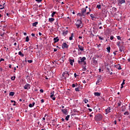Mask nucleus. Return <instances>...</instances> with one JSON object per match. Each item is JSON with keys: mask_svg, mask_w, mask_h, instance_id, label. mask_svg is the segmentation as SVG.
I'll use <instances>...</instances> for the list:
<instances>
[{"mask_svg": "<svg viewBox=\"0 0 130 130\" xmlns=\"http://www.w3.org/2000/svg\"><path fill=\"white\" fill-rule=\"evenodd\" d=\"M36 2H37L40 3V2H41L43 0H36Z\"/></svg>", "mask_w": 130, "mask_h": 130, "instance_id": "obj_45", "label": "nucleus"}, {"mask_svg": "<svg viewBox=\"0 0 130 130\" xmlns=\"http://www.w3.org/2000/svg\"><path fill=\"white\" fill-rule=\"evenodd\" d=\"M56 13V12H53V13L51 14V17H54V15Z\"/></svg>", "mask_w": 130, "mask_h": 130, "instance_id": "obj_28", "label": "nucleus"}, {"mask_svg": "<svg viewBox=\"0 0 130 130\" xmlns=\"http://www.w3.org/2000/svg\"><path fill=\"white\" fill-rule=\"evenodd\" d=\"M90 36L92 37V38H93L94 37V35H93L92 33L90 34Z\"/></svg>", "mask_w": 130, "mask_h": 130, "instance_id": "obj_46", "label": "nucleus"}, {"mask_svg": "<svg viewBox=\"0 0 130 130\" xmlns=\"http://www.w3.org/2000/svg\"><path fill=\"white\" fill-rule=\"evenodd\" d=\"M35 103L34 102V103H32V104H30L29 105V107H30V108L34 107V106H35Z\"/></svg>", "mask_w": 130, "mask_h": 130, "instance_id": "obj_18", "label": "nucleus"}, {"mask_svg": "<svg viewBox=\"0 0 130 130\" xmlns=\"http://www.w3.org/2000/svg\"><path fill=\"white\" fill-rule=\"evenodd\" d=\"M114 124H115V125H116V124H117V121H116V120H115V121H114Z\"/></svg>", "mask_w": 130, "mask_h": 130, "instance_id": "obj_59", "label": "nucleus"}, {"mask_svg": "<svg viewBox=\"0 0 130 130\" xmlns=\"http://www.w3.org/2000/svg\"><path fill=\"white\" fill-rule=\"evenodd\" d=\"M69 46L66 43H63L62 44V49H64L65 48L67 49L68 48Z\"/></svg>", "mask_w": 130, "mask_h": 130, "instance_id": "obj_6", "label": "nucleus"}, {"mask_svg": "<svg viewBox=\"0 0 130 130\" xmlns=\"http://www.w3.org/2000/svg\"><path fill=\"white\" fill-rule=\"evenodd\" d=\"M14 94H15V93L14 92H10L9 95L10 96H13L14 95Z\"/></svg>", "mask_w": 130, "mask_h": 130, "instance_id": "obj_29", "label": "nucleus"}, {"mask_svg": "<svg viewBox=\"0 0 130 130\" xmlns=\"http://www.w3.org/2000/svg\"><path fill=\"white\" fill-rule=\"evenodd\" d=\"M117 52V51H115L113 52L114 55H116V53Z\"/></svg>", "mask_w": 130, "mask_h": 130, "instance_id": "obj_53", "label": "nucleus"}, {"mask_svg": "<svg viewBox=\"0 0 130 130\" xmlns=\"http://www.w3.org/2000/svg\"><path fill=\"white\" fill-rule=\"evenodd\" d=\"M41 102H42V103H44V100L43 99L41 100Z\"/></svg>", "mask_w": 130, "mask_h": 130, "instance_id": "obj_51", "label": "nucleus"}, {"mask_svg": "<svg viewBox=\"0 0 130 130\" xmlns=\"http://www.w3.org/2000/svg\"><path fill=\"white\" fill-rule=\"evenodd\" d=\"M81 24H82V20L80 19L77 20V21L75 23L76 27L77 28H82Z\"/></svg>", "mask_w": 130, "mask_h": 130, "instance_id": "obj_4", "label": "nucleus"}, {"mask_svg": "<svg viewBox=\"0 0 130 130\" xmlns=\"http://www.w3.org/2000/svg\"><path fill=\"white\" fill-rule=\"evenodd\" d=\"M86 9H85V8H83L81 10V14L82 16H84V13H86Z\"/></svg>", "mask_w": 130, "mask_h": 130, "instance_id": "obj_13", "label": "nucleus"}, {"mask_svg": "<svg viewBox=\"0 0 130 130\" xmlns=\"http://www.w3.org/2000/svg\"><path fill=\"white\" fill-rule=\"evenodd\" d=\"M117 39L118 40H121V37L120 36H117Z\"/></svg>", "mask_w": 130, "mask_h": 130, "instance_id": "obj_36", "label": "nucleus"}, {"mask_svg": "<svg viewBox=\"0 0 130 130\" xmlns=\"http://www.w3.org/2000/svg\"><path fill=\"white\" fill-rule=\"evenodd\" d=\"M73 40V38L72 37H70V38H69V40H70V41H72Z\"/></svg>", "mask_w": 130, "mask_h": 130, "instance_id": "obj_43", "label": "nucleus"}, {"mask_svg": "<svg viewBox=\"0 0 130 130\" xmlns=\"http://www.w3.org/2000/svg\"><path fill=\"white\" fill-rule=\"evenodd\" d=\"M53 96H54V94H51L50 96L51 98H52Z\"/></svg>", "mask_w": 130, "mask_h": 130, "instance_id": "obj_58", "label": "nucleus"}, {"mask_svg": "<svg viewBox=\"0 0 130 130\" xmlns=\"http://www.w3.org/2000/svg\"><path fill=\"white\" fill-rule=\"evenodd\" d=\"M107 50L108 52L109 53H110V50H111V47H110V46H108V47L107 48Z\"/></svg>", "mask_w": 130, "mask_h": 130, "instance_id": "obj_26", "label": "nucleus"}, {"mask_svg": "<svg viewBox=\"0 0 130 130\" xmlns=\"http://www.w3.org/2000/svg\"><path fill=\"white\" fill-rule=\"evenodd\" d=\"M97 37H99L100 40H101V41H104V38L103 37L99 36V35H98Z\"/></svg>", "mask_w": 130, "mask_h": 130, "instance_id": "obj_20", "label": "nucleus"}, {"mask_svg": "<svg viewBox=\"0 0 130 130\" xmlns=\"http://www.w3.org/2000/svg\"><path fill=\"white\" fill-rule=\"evenodd\" d=\"M86 66H84V67H83V70H84V71H86Z\"/></svg>", "mask_w": 130, "mask_h": 130, "instance_id": "obj_57", "label": "nucleus"}, {"mask_svg": "<svg viewBox=\"0 0 130 130\" xmlns=\"http://www.w3.org/2000/svg\"><path fill=\"white\" fill-rule=\"evenodd\" d=\"M103 116L101 114H98L95 116L94 120L96 121H100L102 120Z\"/></svg>", "mask_w": 130, "mask_h": 130, "instance_id": "obj_2", "label": "nucleus"}, {"mask_svg": "<svg viewBox=\"0 0 130 130\" xmlns=\"http://www.w3.org/2000/svg\"><path fill=\"white\" fill-rule=\"evenodd\" d=\"M70 117V115H67L65 118L66 120L69 121Z\"/></svg>", "mask_w": 130, "mask_h": 130, "instance_id": "obj_24", "label": "nucleus"}, {"mask_svg": "<svg viewBox=\"0 0 130 130\" xmlns=\"http://www.w3.org/2000/svg\"><path fill=\"white\" fill-rule=\"evenodd\" d=\"M79 76V75H77V74H76V73H75L74 74V77L75 78H77V77H78Z\"/></svg>", "mask_w": 130, "mask_h": 130, "instance_id": "obj_41", "label": "nucleus"}, {"mask_svg": "<svg viewBox=\"0 0 130 130\" xmlns=\"http://www.w3.org/2000/svg\"><path fill=\"white\" fill-rule=\"evenodd\" d=\"M121 102H119L118 103V106H121Z\"/></svg>", "mask_w": 130, "mask_h": 130, "instance_id": "obj_42", "label": "nucleus"}, {"mask_svg": "<svg viewBox=\"0 0 130 130\" xmlns=\"http://www.w3.org/2000/svg\"><path fill=\"white\" fill-rule=\"evenodd\" d=\"M123 85H121V89H122L123 88Z\"/></svg>", "mask_w": 130, "mask_h": 130, "instance_id": "obj_62", "label": "nucleus"}, {"mask_svg": "<svg viewBox=\"0 0 130 130\" xmlns=\"http://www.w3.org/2000/svg\"><path fill=\"white\" fill-rule=\"evenodd\" d=\"M126 2L125 0H118V5L121 6L123 4H125Z\"/></svg>", "mask_w": 130, "mask_h": 130, "instance_id": "obj_5", "label": "nucleus"}, {"mask_svg": "<svg viewBox=\"0 0 130 130\" xmlns=\"http://www.w3.org/2000/svg\"><path fill=\"white\" fill-rule=\"evenodd\" d=\"M124 84H125V80H123V82L122 83V84H121V85H123Z\"/></svg>", "mask_w": 130, "mask_h": 130, "instance_id": "obj_44", "label": "nucleus"}, {"mask_svg": "<svg viewBox=\"0 0 130 130\" xmlns=\"http://www.w3.org/2000/svg\"><path fill=\"white\" fill-rule=\"evenodd\" d=\"M16 77L15 76H14L13 77H11V79L12 80V81H14L15 80V79Z\"/></svg>", "mask_w": 130, "mask_h": 130, "instance_id": "obj_34", "label": "nucleus"}, {"mask_svg": "<svg viewBox=\"0 0 130 130\" xmlns=\"http://www.w3.org/2000/svg\"><path fill=\"white\" fill-rule=\"evenodd\" d=\"M76 91H80V89L79 88H75Z\"/></svg>", "mask_w": 130, "mask_h": 130, "instance_id": "obj_35", "label": "nucleus"}, {"mask_svg": "<svg viewBox=\"0 0 130 130\" xmlns=\"http://www.w3.org/2000/svg\"><path fill=\"white\" fill-rule=\"evenodd\" d=\"M29 50L32 49V47L31 46H29Z\"/></svg>", "mask_w": 130, "mask_h": 130, "instance_id": "obj_60", "label": "nucleus"}, {"mask_svg": "<svg viewBox=\"0 0 130 130\" xmlns=\"http://www.w3.org/2000/svg\"><path fill=\"white\" fill-rule=\"evenodd\" d=\"M110 39H111V41L113 40V39H114V36H111L110 37Z\"/></svg>", "mask_w": 130, "mask_h": 130, "instance_id": "obj_40", "label": "nucleus"}, {"mask_svg": "<svg viewBox=\"0 0 130 130\" xmlns=\"http://www.w3.org/2000/svg\"><path fill=\"white\" fill-rule=\"evenodd\" d=\"M71 37H72V38H74V33H72V34H71Z\"/></svg>", "mask_w": 130, "mask_h": 130, "instance_id": "obj_47", "label": "nucleus"}, {"mask_svg": "<svg viewBox=\"0 0 130 130\" xmlns=\"http://www.w3.org/2000/svg\"><path fill=\"white\" fill-rule=\"evenodd\" d=\"M83 83H84V84H86V81L83 80Z\"/></svg>", "mask_w": 130, "mask_h": 130, "instance_id": "obj_64", "label": "nucleus"}, {"mask_svg": "<svg viewBox=\"0 0 130 130\" xmlns=\"http://www.w3.org/2000/svg\"><path fill=\"white\" fill-rule=\"evenodd\" d=\"M5 5H6V4L4 3V4L2 5L3 7L0 8V9H1V10L4 9V8H5V7H6Z\"/></svg>", "mask_w": 130, "mask_h": 130, "instance_id": "obj_27", "label": "nucleus"}, {"mask_svg": "<svg viewBox=\"0 0 130 130\" xmlns=\"http://www.w3.org/2000/svg\"><path fill=\"white\" fill-rule=\"evenodd\" d=\"M40 92L43 93L44 92V90L43 89H40Z\"/></svg>", "mask_w": 130, "mask_h": 130, "instance_id": "obj_49", "label": "nucleus"}, {"mask_svg": "<svg viewBox=\"0 0 130 130\" xmlns=\"http://www.w3.org/2000/svg\"><path fill=\"white\" fill-rule=\"evenodd\" d=\"M1 61H5V59L3 58H1V59H0V63H1Z\"/></svg>", "mask_w": 130, "mask_h": 130, "instance_id": "obj_37", "label": "nucleus"}, {"mask_svg": "<svg viewBox=\"0 0 130 130\" xmlns=\"http://www.w3.org/2000/svg\"><path fill=\"white\" fill-rule=\"evenodd\" d=\"M130 115L128 111H126L124 113V115L129 116Z\"/></svg>", "mask_w": 130, "mask_h": 130, "instance_id": "obj_22", "label": "nucleus"}, {"mask_svg": "<svg viewBox=\"0 0 130 130\" xmlns=\"http://www.w3.org/2000/svg\"><path fill=\"white\" fill-rule=\"evenodd\" d=\"M68 32H69L68 30L65 31L63 32V35L64 36H66L68 34Z\"/></svg>", "mask_w": 130, "mask_h": 130, "instance_id": "obj_25", "label": "nucleus"}, {"mask_svg": "<svg viewBox=\"0 0 130 130\" xmlns=\"http://www.w3.org/2000/svg\"><path fill=\"white\" fill-rule=\"evenodd\" d=\"M90 17L92 20H95L96 18L94 16V15L93 14H90Z\"/></svg>", "mask_w": 130, "mask_h": 130, "instance_id": "obj_16", "label": "nucleus"}, {"mask_svg": "<svg viewBox=\"0 0 130 130\" xmlns=\"http://www.w3.org/2000/svg\"><path fill=\"white\" fill-rule=\"evenodd\" d=\"M86 60V57L83 56V57H79L78 60V62L79 64H82L83 65H86V62L85 61Z\"/></svg>", "mask_w": 130, "mask_h": 130, "instance_id": "obj_1", "label": "nucleus"}, {"mask_svg": "<svg viewBox=\"0 0 130 130\" xmlns=\"http://www.w3.org/2000/svg\"><path fill=\"white\" fill-rule=\"evenodd\" d=\"M61 111L62 112V114L67 115L68 114V110L67 109H62Z\"/></svg>", "mask_w": 130, "mask_h": 130, "instance_id": "obj_7", "label": "nucleus"}, {"mask_svg": "<svg viewBox=\"0 0 130 130\" xmlns=\"http://www.w3.org/2000/svg\"><path fill=\"white\" fill-rule=\"evenodd\" d=\"M119 49L120 52H122V50H123V48H122V47H119Z\"/></svg>", "mask_w": 130, "mask_h": 130, "instance_id": "obj_31", "label": "nucleus"}, {"mask_svg": "<svg viewBox=\"0 0 130 130\" xmlns=\"http://www.w3.org/2000/svg\"><path fill=\"white\" fill-rule=\"evenodd\" d=\"M53 101H54V100H56V98H55V97H52V98H51Z\"/></svg>", "mask_w": 130, "mask_h": 130, "instance_id": "obj_55", "label": "nucleus"}, {"mask_svg": "<svg viewBox=\"0 0 130 130\" xmlns=\"http://www.w3.org/2000/svg\"><path fill=\"white\" fill-rule=\"evenodd\" d=\"M38 24V22H35L32 24L33 27H37V25Z\"/></svg>", "mask_w": 130, "mask_h": 130, "instance_id": "obj_21", "label": "nucleus"}, {"mask_svg": "<svg viewBox=\"0 0 130 130\" xmlns=\"http://www.w3.org/2000/svg\"><path fill=\"white\" fill-rule=\"evenodd\" d=\"M83 102L86 104L88 102V100H86V99H85L83 100Z\"/></svg>", "mask_w": 130, "mask_h": 130, "instance_id": "obj_33", "label": "nucleus"}, {"mask_svg": "<svg viewBox=\"0 0 130 130\" xmlns=\"http://www.w3.org/2000/svg\"><path fill=\"white\" fill-rule=\"evenodd\" d=\"M24 89L28 90L30 88V85L29 84H25L23 87Z\"/></svg>", "mask_w": 130, "mask_h": 130, "instance_id": "obj_8", "label": "nucleus"}, {"mask_svg": "<svg viewBox=\"0 0 130 130\" xmlns=\"http://www.w3.org/2000/svg\"><path fill=\"white\" fill-rule=\"evenodd\" d=\"M29 41V37L27 36L26 38V42H28Z\"/></svg>", "mask_w": 130, "mask_h": 130, "instance_id": "obj_32", "label": "nucleus"}, {"mask_svg": "<svg viewBox=\"0 0 130 130\" xmlns=\"http://www.w3.org/2000/svg\"><path fill=\"white\" fill-rule=\"evenodd\" d=\"M103 81V78L101 75H98L97 77V82L96 83V85H100L102 83Z\"/></svg>", "mask_w": 130, "mask_h": 130, "instance_id": "obj_3", "label": "nucleus"}, {"mask_svg": "<svg viewBox=\"0 0 130 130\" xmlns=\"http://www.w3.org/2000/svg\"><path fill=\"white\" fill-rule=\"evenodd\" d=\"M75 62V60L74 59H70V64L71 66H73V63Z\"/></svg>", "mask_w": 130, "mask_h": 130, "instance_id": "obj_15", "label": "nucleus"}, {"mask_svg": "<svg viewBox=\"0 0 130 130\" xmlns=\"http://www.w3.org/2000/svg\"><path fill=\"white\" fill-rule=\"evenodd\" d=\"M97 8L99 9H100L101 8V6L100 5H98L97 6Z\"/></svg>", "mask_w": 130, "mask_h": 130, "instance_id": "obj_38", "label": "nucleus"}, {"mask_svg": "<svg viewBox=\"0 0 130 130\" xmlns=\"http://www.w3.org/2000/svg\"><path fill=\"white\" fill-rule=\"evenodd\" d=\"M57 51V49H56V48L54 49V50H53L54 52H56Z\"/></svg>", "mask_w": 130, "mask_h": 130, "instance_id": "obj_56", "label": "nucleus"}, {"mask_svg": "<svg viewBox=\"0 0 130 130\" xmlns=\"http://www.w3.org/2000/svg\"><path fill=\"white\" fill-rule=\"evenodd\" d=\"M63 76L66 75L67 77L69 78L70 76V74L68 73V72H63Z\"/></svg>", "mask_w": 130, "mask_h": 130, "instance_id": "obj_14", "label": "nucleus"}, {"mask_svg": "<svg viewBox=\"0 0 130 130\" xmlns=\"http://www.w3.org/2000/svg\"><path fill=\"white\" fill-rule=\"evenodd\" d=\"M53 2L54 3L58 2V0H53Z\"/></svg>", "mask_w": 130, "mask_h": 130, "instance_id": "obj_50", "label": "nucleus"}, {"mask_svg": "<svg viewBox=\"0 0 130 130\" xmlns=\"http://www.w3.org/2000/svg\"><path fill=\"white\" fill-rule=\"evenodd\" d=\"M115 68H116L117 69H118V70H122V68H121V67L120 64H117V65H115Z\"/></svg>", "mask_w": 130, "mask_h": 130, "instance_id": "obj_10", "label": "nucleus"}, {"mask_svg": "<svg viewBox=\"0 0 130 130\" xmlns=\"http://www.w3.org/2000/svg\"><path fill=\"white\" fill-rule=\"evenodd\" d=\"M94 95L97 96H100L101 95V93L99 92H95Z\"/></svg>", "mask_w": 130, "mask_h": 130, "instance_id": "obj_23", "label": "nucleus"}, {"mask_svg": "<svg viewBox=\"0 0 130 130\" xmlns=\"http://www.w3.org/2000/svg\"><path fill=\"white\" fill-rule=\"evenodd\" d=\"M120 42H117V46L118 47H119V48L120 47Z\"/></svg>", "mask_w": 130, "mask_h": 130, "instance_id": "obj_30", "label": "nucleus"}, {"mask_svg": "<svg viewBox=\"0 0 130 130\" xmlns=\"http://www.w3.org/2000/svg\"><path fill=\"white\" fill-rule=\"evenodd\" d=\"M89 111H90V112H91L92 111V109H88Z\"/></svg>", "mask_w": 130, "mask_h": 130, "instance_id": "obj_61", "label": "nucleus"}, {"mask_svg": "<svg viewBox=\"0 0 130 130\" xmlns=\"http://www.w3.org/2000/svg\"><path fill=\"white\" fill-rule=\"evenodd\" d=\"M54 20H55V19L53 18H49V19H48V21H49V22H53Z\"/></svg>", "mask_w": 130, "mask_h": 130, "instance_id": "obj_17", "label": "nucleus"}, {"mask_svg": "<svg viewBox=\"0 0 130 130\" xmlns=\"http://www.w3.org/2000/svg\"><path fill=\"white\" fill-rule=\"evenodd\" d=\"M53 41L54 43H56L59 41V39H58V37H56L53 38Z\"/></svg>", "mask_w": 130, "mask_h": 130, "instance_id": "obj_9", "label": "nucleus"}, {"mask_svg": "<svg viewBox=\"0 0 130 130\" xmlns=\"http://www.w3.org/2000/svg\"><path fill=\"white\" fill-rule=\"evenodd\" d=\"M78 48L81 51H84V47L80 45H78Z\"/></svg>", "mask_w": 130, "mask_h": 130, "instance_id": "obj_12", "label": "nucleus"}, {"mask_svg": "<svg viewBox=\"0 0 130 130\" xmlns=\"http://www.w3.org/2000/svg\"><path fill=\"white\" fill-rule=\"evenodd\" d=\"M27 61L28 63H31L33 61H32V60H28Z\"/></svg>", "mask_w": 130, "mask_h": 130, "instance_id": "obj_39", "label": "nucleus"}, {"mask_svg": "<svg viewBox=\"0 0 130 130\" xmlns=\"http://www.w3.org/2000/svg\"><path fill=\"white\" fill-rule=\"evenodd\" d=\"M76 87V85L75 84H72V87L75 88Z\"/></svg>", "mask_w": 130, "mask_h": 130, "instance_id": "obj_48", "label": "nucleus"}, {"mask_svg": "<svg viewBox=\"0 0 130 130\" xmlns=\"http://www.w3.org/2000/svg\"><path fill=\"white\" fill-rule=\"evenodd\" d=\"M31 36H32V37H35V34L32 33V34H31Z\"/></svg>", "mask_w": 130, "mask_h": 130, "instance_id": "obj_52", "label": "nucleus"}, {"mask_svg": "<svg viewBox=\"0 0 130 130\" xmlns=\"http://www.w3.org/2000/svg\"><path fill=\"white\" fill-rule=\"evenodd\" d=\"M19 55H20L21 57H24V54L21 52V51H19L18 52Z\"/></svg>", "mask_w": 130, "mask_h": 130, "instance_id": "obj_19", "label": "nucleus"}, {"mask_svg": "<svg viewBox=\"0 0 130 130\" xmlns=\"http://www.w3.org/2000/svg\"><path fill=\"white\" fill-rule=\"evenodd\" d=\"M111 1H113V3L114 4H115V2H116V0H111Z\"/></svg>", "mask_w": 130, "mask_h": 130, "instance_id": "obj_54", "label": "nucleus"}, {"mask_svg": "<svg viewBox=\"0 0 130 130\" xmlns=\"http://www.w3.org/2000/svg\"><path fill=\"white\" fill-rule=\"evenodd\" d=\"M106 114H108L111 113V108L110 107H108L107 109H106Z\"/></svg>", "mask_w": 130, "mask_h": 130, "instance_id": "obj_11", "label": "nucleus"}, {"mask_svg": "<svg viewBox=\"0 0 130 130\" xmlns=\"http://www.w3.org/2000/svg\"><path fill=\"white\" fill-rule=\"evenodd\" d=\"M54 91H53L50 93L51 94H53V95H54Z\"/></svg>", "mask_w": 130, "mask_h": 130, "instance_id": "obj_63", "label": "nucleus"}]
</instances>
